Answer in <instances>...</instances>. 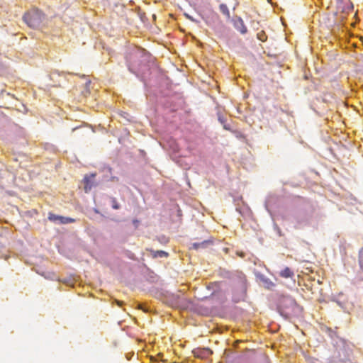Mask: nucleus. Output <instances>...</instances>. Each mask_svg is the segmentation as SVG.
Returning a JSON list of instances; mask_svg holds the SVG:
<instances>
[{
  "instance_id": "obj_7",
  "label": "nucleus",
  "mask_w": 363,
  "mask_h": 363,
  "mask_svg": "<svg viewBox=\"0 0 363 363\" xmlns=\"http://www.w3.org/2000/svg\"><path fill=\"white\" fill-rule=\"evenodd\" d=\"M279 275L285 279L292 278L294 276V272L286 267L279 272Z\"/></svg>"
},
{
  "instance_id": "obj_6",
  "label": "nucleus",
  "mask_w": 363,
  "mask_h": 363,
  "mask_svg": "<svg viewBox=\"0 0 363 363\" xmlns=\"http://www.w3.org/2000/svg\"><path fill=\"white\" fill-rule=\"evenodd\" d=\"M193 352H194L195 357H200V358H202L206 356H208L209 354H211L212 353L209 349H203V350L197 349V350H194Z\"/></svg>"
},
{
  "instance_id": "obj_4",
  "label": "nucleus",
  "mask_w": 363,
  "mask_h": 363,
  "mask_svg": "<svg viewBox=\"0 0 363 363\" xmlns=\"http://www.w3.org/2000/svg\"><path fill=\"white\" fill-rule=\"evenodd\" d=\"M96 177V174H91L89 175H85L83 182L84 183V191L85 192L89 191L94 186V179Z\"/></svg>"
},
{
  "instance_id": "obj_2",
  "label": "nucleus",
  "mask_w": 363,
  "mask_h": 363,
  "mask_svg": "<svg viewBox=\"0 0 363 363\" xmlns=\"http://www.w3.org/2000/svg\"><path fill=\"white\" fill-rule=\"evenodd\" d=\"M296 301L291 297H284L281 301V307L285 309V313L289 315L296 308Z\"/></svg>"
},
{
  "instance_id": "obj_13",
  "label": "nucleus",
  "mask_w": 363,
  "mask_h": 363,
  "mask_svg": "<svg viewBox=\"0 0 363 363\" xmlns=\"http://www.w3.org/2000/svg\"><path fill=\"white\" fill-rule=\"evenodd\" d=\"M155 257H167L168 256V253L164 252V251H162V250H160V251H157L154 255Z\"/></svg>"
},
{
  "instance_id": "obj_14",
  "label": "nucleus",
  "mask_w": 363,
  "mask_h": 363,
  "mask_svg": "<svg viewBox=\"0 0 363 363\" xmlns=\"http://www.w3.org/2000/svg\"><path fill=\"white\" fill-rule=\"evenodd\" d=\"M336 1H337V4L338 9L342 10V11H345L346 9H345L342 6H341V4H342L343 0H336Z\"/></svg>"
},
{
  "instance_id": "obj_12",
  "label": "nucleus",
  "mask_w": 363,
  "mask_h": 363,
  "mask_svg": "<svg viewBox=\"0 0 363 363\" xmlns=\"http://www.w3.org/2000/svg\"><path fill=\"white\" fill-rule=\"evenodd\" d=\"M262 281L265 284V287L267 289H271L274 286V284L269 279H262Z\"/></svg>"
},
{
  "instance_id": "obj_9",
  "label": "nucleus",
  "mask_w": 363,
  "mask_h": 363,
  "mask_svg": "<svg viewBox=\"0 0 363 363\" xmlns=\"http://www.w3.org/2000/svg\"><path fill=\"white\" fill-rule=\"evenodd\" d=\"M110 200L111 203V206L113 209L118 210L120 208V205L116 198L111 197Z\"/></svg>"
},
{
  "instance_id": "obj_10",
  "label": "nucleus",
  "mask_w": 363,
  "mask_h": 363,
  "mask_svg": "<svg viewBox=\"0 0 363 363\" xmlns=\"http://www.w3.org/2000/svg\"><path fill=\"white\" fill-rule=\"evenodd\" d=\"M359 264L361 270L363 272V247L359 252Z\"/></svg>"
},
{
  "instance_id": "obj_1",
  "label": "nucleus",
  "mask_w": 363,
  "mask_h": 363,
  "mask_svg": "<svg viewBox=\"0 0 363 363\" xmlns=\"http://www.w3.org/2000/svg\"><path fill=\"white\" fill-rule=\"evenodd\" d=\"M24 22L32 28H38L43 18V13L37 9H33L26 13L23 17Z\"/></svg>"
},
{
  "instance_id": "obj_11",
  "label": "nucleus",
  "mask_w": 363,
  "mask_h": 363,
  "mask_svg": "<svg viewBox=\"0 0 363 363\" xmlns=\"http://www.w3.org/2000/svg\"><path fill=\"white\" fill-rule=\"evenodd\" d=\"M207 242L204 241L202 242H194L192 244V248L198 250L200 247H203L206 245Z\"/></svg>"
},
{
  "instance_id": "obj_15",
  "label": "nucleus",
  "mask_w": 363,
  "mask_h": 363,
  "mask_svg": "<svg viewBox=\"0 0 363 363\" xmlns=\"http://www.w3.org/2000/svg\"><path fill=\"white\" fill-rule=\"evenodd\" d=\"M301 227V223L300 221H297V224L296 225V228H300Z\"/></svg>"
},
{
  "instance_id": "obj_16",
  "label": "nucleus",
  "mask_w": 363,
  "mask_h": 363,
  "mask_svg": "<svg viewBox=\"0 0 363 363\" xmlns=\"http://www.w3.org/2000/svg\"><path fill=\"white\" fill-rule=\"evenodd\" d=\"M352 8H353V5H352V4H350V7L348 8V9H352Z\"/></svg>"
},
{
  "instance_id": "obj_5",
  "label": "nucleus",
  "mask_w": 363,
  "mask_h": 363,
  "mask_svg": "<svg viewBox=\"0 0 363 363\" xmlns=\"http://www.w3.org/2000/svg\"><path fill=\"white\" fill-rule=\"evenodd\" d=\"M233 25L234 27L240 31L242 34H245L247 33V29L244 24L243 21L240 17H236L233 19Z\"/></svg>"
},
{
  "instance_id": "obj_3",
  "label": "nucleus",
  "mask_w": 363,
  "mask_h": 363,
  "mask_svg": "<svg viewBox=\"0 0 363 363\" xmlns=\"http://www.w3.org/2000/svg\"><path fill=\"white\" fill-rule=\"evenodd\" d=\"M48 219L50 221L56 222L62 224H67L74 222V219L68 218V217H63L60 216H57L53 213H50L48 216Z\"/></svg>"
},
{
  "instance_id": "obj_8",
  "label": "nucleus",
  "mask_w": 363,
  "mask_h": 363,
  "mask_svg": "<svg viewBox=\"0 0 363 363\" xmlns=\"http://www.w3.org/2000/svg\"><path fill=\"white\" fill-rule=\"evenodd\" d=\"M219 8H220V11H221V13L223 15H225L228 18H229L230 17V11L228 10V6L225 4H220Z\"/></svg>"
},
{
  "instance_id": "obj_17",
  "label": "nucleus",
  "mask_w": 363,
  "mask_h": 363,
  "mask_svg": "<svg viewBox=\"0 0 363 363\" xmlns=\"http://www.w3.org/2000/svg\"><path fill=\"white\" fill-rule=\"evenodd\" d=\"M189 18L190 20H191V21H194V20H193V18H191V17H189Z\"/></svg>"
}]
</instances>
